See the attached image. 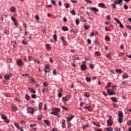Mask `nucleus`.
Instances as JSON below:
<instances>
[{
	"label": "nucleus",
	"instance_id": "0e129e2a",
	"mask_svg": "<svg viewBox=\"0 0 131 131\" xmlns=\"http://www.w3.org/2000/svg\"><path fill=\"white\" fill-rule=\"evenodd\" d=\"M106 19L107 20H111V17L109 15H107L106 16Z\"/></svg>",
	"mask_w": 131,
	"mask_h": 131
},
{
	"label": "nucleus",
	"instance_id": "4468645a",
	"mask_svg": "<svg viewBox=\"0 0 131 131\" xmlns=\"http://www.w3.org/2000/svg\"><path fill=\"white\" fill-rule=\"evenodd\" d=\"M11 109H12V111L15 112L17 111V106H16L15 105H12Z\"/></svg>",
	"mask_w": 131,
	"mask_h": 131
},
{
	"label": "nucleus",
	"instance_id": "052dcab7",
	"mask_svg": "<svg viewBox=\"0 0 131 131\" xmlns=\"http://www.w3.org/2000/svg\"><path fill=\"white\" fill-rule=\"evenodd\" d=\"M30 127H33V126H36V124H32L30 125Z\"/></svg>",
	"mask_w": 131,
	"mask_h": 131
},
{
	"label": "nucleus",
	"instance_id": "e2e57ef3",
	"mask_svg": "<svg viewBox=\"0 0 131 131\" xmlns=\"http://www.w3.org/2000/svg\"><path fill=\"white\" fill-rule=\"evenodd\" d=\"M66 8L67 9L68 8H70V5H69V4H67L66 6H65Z\"/></svg>",
	"mask_w": 131,
	"mask_h": 131
},
{
	"label": "nucleus",
	"instance_id": "680f3d73",
	"mask_svg": "<svg viewBox=\"0 0 131 131\" xmlns=\"http://www.w3.org/2000/svg\"><path fill=\"white\" fill-rule=\"evenodd\" d=\"M51 3H52V4H53V5H54V6H56V2H55L54 1L52 0Z\"/></svg>",
	"mask_w": 131,
	"mask_h": 131
},
{
	"label": "nucleus",
	"instance_id": "37998d69",
	"mask_svg": "<svg viewBox=\"0 0 131 131\" xmlns=\"http://www.w3.org/2000/svg\"><path fill=\"white\" fill-rule=\"evenodd\" d=\"M89 127V125H85L84 126H83V129H86Z\"/></svg>",
	"mask_w": 131,
	"mask_h": 131
},
{
	"label": "nucleus",
	"instance_id": "de8ad7c7",
	"mask_svg": "<svg viewBox=\"0 0 131 131\" xmlns=\"http://www.w3.org/2000/svg\"><path fill=\"white\" fill-rule=\"evenodd\" d=\"M31 97L33 98V99H36V95L35 94H32Z\"/></svg>",
	"mask_w": 131,
	"mask_h": 131
},
{
	"label": "nucleus",
	"instance_id": "6e6552de",
	"mask_svg": "<svg viewBox=\"0 0 131 131\" xmlns=\"http://www.w3.org/2000/svg\"><path fill=\"white\" fill-rule=\"evenodd\" d=\"M12 77V75H6L4 77L5 79H6V80H9V79H11V78Z\"/></svg>",
	"mask_w": 131,
	"mask_h": 131
},
{
	"label": "nucleus",
	"instance_id": "5701e85b",
	"mask_svg": "<svg viewBox=\"0 0 131 131\" xmlns=\"http://www.w3.org/2000/svg\"><path fill=\"white\" fill-rule=\"evenodd\" d=\"M98 6L100 7V8H105V4L103 3H100L98 4Z\"/></svg>",
	"mask_w": 131,
	"mask_h": 131
},
{
	"label": "nucleus",
	"instance_id": "bf43d9fd",
	"mask_svg": "<svg viewBox=\"0 0 131 131\" xmlns=\"http://www.w3.org/2000/svg\"><path fill=\"white\" fill-rule=\"evenodd\" d=\"M85 2L88 3L89 4H92V1L91 0H85Z\"/></svg>",
	"mask_w": 131,
	"mask_h": 131
},
{
	"label": "nucleus",
	"instance_id": "a19ab883",
	"mask_svg": "<svg viewBox=\"0 0 131 131\" xmlns=\"http://www.w3.org/2000/svg\"><path fill=\"white\" fill-rule=\"evenodd\" d=\"M85 97H86V98H89L90 97V93H86L84 95Z\"/></svg>",
	"mask_w": 131,
	"mask_h": 131
},
{
	"label": "nucleus",
	"instance_id": "bb28decb",
	"mask_svg": "<svg viewBox=\"0 0 131 131\" xmlns=\"http://www.w3.org/2000/svg\"><path fill=\"white\" fill-rule=\"evenodd\" d=\"M29 91H30V93H32L33 94H35V93H36V91H35V90H34V89H30Z\"/></svg>",
	"mask_w": 131,
	"mask_h": 131
},
{
	"label": "nucleus",
	"instance_id": "473e14b6",
	"mask_svg": "<svg viewBox=\"0 0 131 131\" xmlns=\"http://www.w3.org/2000/svg\"><path fill=\"white\" fill-rule=\"evenodd\" d=\"M85 79L87 81V82H91V77H86Z\"/></svg>",
	"mask_w": 131,
	"mask_h": 131
},
{
	"label": "nucleus",
	"instance_id": "f704fd0d",
	"mask_svg": "<svg viewBox=\"0 0 131 131\" xmlns=\"http://www.w3.org/2000/svg\"><path fill=\"white\" fill-rule=\"evenodd\" d=\"M25 99H26V100L29 101V100H30V96L27 95L25 96Z\"/></svg>",
	"mask_w": 131,
	"mask_h": 131
},
{
	"label": "nucleus",
	"instance_id": "603ef678",
	"mask_svg": "<svg viewBox=\"0 0 131 131\" xmlns=\"http://www.w3.org/2000/svg\"><path fill=\"white\" fill-rule=\"evenodd\" d=\"M45 69H50V65L47 64V65L45 66Z\"/></svg>",
	"mask_w": 131,
	"mask_h": 131
},
{
	"label": "nucleus",
	"instance_id": "72a5a7b5",
	"mask_svg": "<svg viewBox=\"0 0 131 131\" xmlns=\"http://www.w3.org/2000/svg\"><path fill=\"white\" fill-rule=\"evenodd\" d=\"M105 38L107 41H109L110 40V37L108 36H105Z\"/></svg>",
	"mask_w": 131,
	"mask_h": 131
},
{
	"label": "nucleus",
	"instance_id": "69168bd1",
	"mask_svg": "<svg viewBox=\"0 0 131 131\" xmlns=\"http://www.w3.org/2000/svg\"><path fill=\"white\" fill-rule=\"evenodd\" d=\"M76 23L77 25H78L79 24V19H76Z\"/></svg>",
	"mask_w": 131,
	"mask_h": 131
},
{
	"label": "nucleus",
	"instance_id": "f257e3e1",
	"mask_svg": "<svg viewBox=\"0 0 131 131\" xmlns=\"http://www.w3.org/2000/svg\"><path fill=\"white\" fill-rule=\"evenodd\" d=\"M27 113H28L29 114L32 115L35 112V110L33 107H28L27 108Z\"/></svg>",
	"mask_w": 131,
	"mask_h": 131
},
{
	"label": "nucleus",
	"instance_id": "c85d7f7f",
	"mask_svg": "<svg viewBox=\"0 0 131 131\" xmlns=\"http://www.w3.org/2000/svg\"><path fill=\"white\" fill-rule=\"evenodd\" d=\"M104 129H106V130H107V131H113V128L111 127L105 128Z\"/></svg>",
	"mask_w": 131,
	"mask_h": 131
},
{
	"label": "nucleus",
	"instance_id": "aec40b11",
	"mask_svg": "<svg viewBox=\"0 0 131 131\" xmlns=\"http://www.w3.org/2000/svg\"><path fill=\"white\" fill-rule=\"evenodd\" d=\"M49 91V88H43V89L42 90V92L43 93H47Z\"/></svg>",
	"mask_w": 131,
	"mask_h": 131
},
{
	"label": "nucleus",
	"instance_id": "f3484780",
	"mask_svg": "<svg viewBox=\"0 0 131 131\" xmlns=\"http://www.w3.org/2000/svg\"><path fill=\"white\" fill-rule=\"evenodd\" d=\"M118 116L120 118L123 117V113L122 111H120L118 113Z\"/></svg>",
	"mask_w": 131,
	"mask_h": 131
},
{
	"label": "nucleus",
	"instance_id": "9d476101",
	"mask_svg": "<svg viewBox=\"0 0 131 131\" xmlns=\"http://www.w3.org/2000/svg\"><path fill=\"white\" fill-rule=\"evenodd\" d=\"M60 39L62 41L63 45H64V46H66L67 42L66 40H65V38H64V37L61 36L60 37Z\"/></svg>",
	"mask_w": 131,
	"mask_h": 131
},
{
	"label": "nucleus",
	"instance_id": "b1692460",
	"mask_svg": "<svg viewBox=\"0 0 131 131\" xmlns=\"http://www.w3.org/2000/svg\"><path fill=\"white\" fill-rule=\"evenodd\" d=\"M111 100L113 101V102H118V100L116 97H112Z\"/></svg>",
	"mask_w": 131,
	"mask_h": 131
},
{
	"label": "nucleus",
	"instance_id": "58836bf2",
	"mask_svg": "<svg viewBox=\"0 0 131 131\" xmlns=\"http://www.w3.org/2000/svg\"><path fill=\"white\" fill-rule=\"evenodd\" d=\"M53 38H54L55 41H57V35L56 34H54L53 35Z\"/></svg>",
	"mask_w": 131,
	"mask_h": 131
},
{
	"label": "nucleus",
	"instance_id": "6e6d98bb",
	"mask_svg": "<svg viewBox=\"0 0 131 131\" xmlns=\"http://www.w3.org/2000/svg\"><path fill=\"white\" fill-rule=\"evenodd\" d=\"M126 28H127L128 29H130V30H131V26H128V25H126Z\"/></svg>",
	"mask_w": 131,
	"mask_h": 131
},
{
	"label": "nucleus",
	"instance_id": "3c124183",
	"mask_svg": "<svg viewBox=\"0 0 131 131\" xmlns=\"http://www.w3.org/2000/svg\"><path fill=\"white\" fill-rule=\"evenodd\" d=\"M57 113H58V112H52L51 113V114H52V115H57Z\"/></svg>",
	"mask_w": 131,
	"mask_h": 131
},
{
	"label": "nucleus",
	"instance_id": "5fc2aeb1",
	"mask_svg": "<svg viewBox=\"0 0 131 131\" xmlns=\"http://www.w3.org/2000/svg\"><path fill=\"white\" fill-rule=\"evenodd\" d=\"M95 55H97V56H101V54H100V52H96L95 53Z\"/></svg>",
	"mask_w": 131,
	"mask_h": 131
},
{
	"label": "nucleus",
	"instance_id": "39448f33",
	"mask_svg": "<svg viewBox=\"0 0 131 131\" xmlns=\"http://www.w3.org/2000/svg\"><path fill=\"white\" fill-rule=\"evenodd\" d=\"M107 93L108 95H110V96L115 95V91L114 90L107 89Z\"/></svg>",
	"mask_w": 131,
	"mask_h": 131
},
{
	"label": "nucleus",
	"instance_id": "20e7f679",
	"mask_svg": "<svg viewBox=\"0 0 131 131\" xmlns=\"http://www.w3.org/2000/svg\"><path fill=\"white\" fill-rule=\"evenodd\" d=\"M107 125L111 126L113 125V121H112V117H110L109 119L107 121Z\"/></svg>",
	"mask_w": 131,
	"mask_h": 131
},
{
	"label": "nucleus",
	"instance_id": "79ce46f5",
	"mask_svg": "<svg viewBox=\"0 0 131 131\" xmlns=\"http://www.w3.org/2000/svg\"><path fill=\"white\" fill-rule=\"evenodd\" d=\"M41 118H42V116H41V115H39L37 117V119H38V120H41Z\"/></svg>",
	"mask_w": 131,
	"mask_h": 131
},
{
	"label": "nucleus",
	"instance_id": "412c9836",
	"mask_svg": "<svg viewBox=\"0 0 131 131\" xmlns=\"http://www.w3.org/2000/svg\"><path fill=\"white\" fill-rule=\"evenodd\" d=\"M73 60H80L79 57L78 55H75L73 58Z\"/></svg>",
	"mask_w": 131,
	"mask_h": 131
},
{
	"label": "nucleus",
	"instance_id": "e433bc0d",
	"mask_svg": "<svg viewBox=\"0 0 131 131\" xmlns=\"http://www.w3.org/2000/svg\"><path fill=\"white\" fill-rule=\"evenodd\" d=\"M54 111H55V112H60V108H54Z\"/></svg>",
	"mask_w": 131,
	"mask_h": 131
},
{
	"label": "nucleus",
	"instance_id": "2f4dec72",
	"mask_svg": "<svg viewBox=\"0 0 131 131\" xmlns=\"http://www.w3.org/2000/svg\"><path fill=\"white\" fill-rule=\"evenodd\" d=\"M14 125L15 126H16V127H17V128H18V129H20L19 124L17 123H14Z\"/></svg>",
	"mask_w": 131,
	"mask_h": 131
},
{
	"label": "nucleus",
	"instance_id": "c03bdc74",
	"mask_svg": "<svg viewBox=\"0 0 131 131\" xmlns=\"http://www.w3.org/2000/svg\"><path fill=\"white\" fill-rule=\"evenodd\" d=\"M45 72L48 73V72H50V69H45Z\"/></svg>",
	"mask_w": 131,
	"mask_h": 131
},
{
	"label": "nucleus",
	"instance_id": "423d86ee",
	"mask_svg": "<svg viewBox=\"0 0 131 131\" xmlns=\"http://www.w3.org/2000/svg\"><path fill=\"white\" fill-rule=\"evenodd\" d=\"M70 97H71L70 95H68L66 97H63L62 101L63 103H66L67 101H69V100H70Z\"/></svg>",
	"mask_w": 131,
	"mask_h": 131
},
{
	"label": "nucleus",
	"instance_id": "7ed1b4c3",
	"mask_svg": "<svg viewBox=\"0 0 131 131\" xmlns=\"http://www.w3.org/2000/svg\"><path fill=\"white\" fill-rule=\"evenodd\" d=\"M16 64L18 66H23V65H24V62L22 59H19L16 61Z\"/></svg>",
	"mask_w": 131,
	"mask_h": 131
},
{
	"label": "nucleus",
	"instance_id": "dca6fc26",
	"mask_svg": "<svg viewBox=\"0 0 131 131\" xmlns=\"http://www.w3.org/2000/svg\"><path fill=\"white\" fill-rule=\"evenodd\" d=\"M81 69L82 70H86V66L85 64H82L81 66Z\"/></svg>",
	"mask_w": 131,
	"mask_h": 131
},
{
	"label": "nucleus",
	"instance_id": "4d7b16f0",
	"mask_svg": "<svg viewBox=\"0 0 131 131\" xmlns=\"http://www.w3.org/2000/svg\"><path fill=\"white\" fill-rule=\"evenodd\" d=\"M84 28H85L86 30H89V29H90V27H89V26H84Z\"/></svg>",
	"mask_w": 131,
	"mask_h": 131
},
{
	"label": "nucleus",
	"instance_id": "a878e982",
	"mask_svg": "<svg viewBox=\"0 0 131 131\" xmlns=\"http://www.w3.org/2000/svg\"><path fill=\"white\" fill-rule=\"evenodd\" d=\"M11 12H13V13H15L16 12V8L14 7H11L10 9Z\"/></svg>",
	"mask_w": 131,
	"mask_h": 131
},
{
	"label": "nucleus",
	"instance_id": "c9c22d12",
	"mask_svg": "<svg viewBox=\"0 0 131 131\" xmlns=\"http://www.w3.org/2000/svg\"><path fill=\"white\" fill-rule=\"evenodd\" d=\"M94 125H96V126H98V127H101V125L100 124H99L98 123L94 122Z\"/></svg>",
	"mask_w": 131,
	"mask_h": 131
},
{
	"label": "nucleus",
	"instance_id": "ea45409f",
	"mask_svg": "<svg viewBox=\"0 0 131 131\" xmlns=\"http://www.w3.org/2000/svg\"><path fill=\"white\" fill-rule=\"evenodd\" d=\"M22 43H23L24 45H28V42L27 41H26L25 40H24L22 41Z\"/></svg>",
	"mask_w": 131,
	"mask_h": 131
},
{
	"label": "nucleus",
	"instance_id": "f03ea898",
	"mask_svg": "<svg viewBox=\"0 0 131 131\" xmlns=\"http://www.w3.org/2000/svg\"><path fill=\"white\" fill-rule=\"evenodd\" d=\"M123 0H115L114 2V5H118L119 6H122Z\"/></svg>",
	"mask_w": 131,
	"mask_h": 131
},
{
	"label": "nucleus",
	"instance_id": "0eeeda50",
	"mask_svg": "<svg viewBox=\"0 0 131 131\" xmlns=\"http://www.w3.org/2000/svg\"><path fill=\"white\" fill-rule=\"evenodd\" d=\"M1 117H2V119L5 120V122H6V123H9V120L8 119V118H7V116H6L5 115H2L1 116Z\"/></svg>",
	"mask_w": 131,
	"mask_h": 131
},
{
	"label": "nucleus",
	"instance_id": "4be33fe9",
	"mask_svg": "<svg viewBox=\"0 0 131 131\" xmlns=\"http://www.w3.org/2000/svg\"><path fill=\"white\" fill-rule=\"evenodd\" d=\"M112 84V83H111V82L108 83L107 86L105 87L106 90H108V88H111Z\"/></svg>",
	"mask_w": 131,
	"mask_h": 131
},
{
	"label": "nucleus",
	"instance_id": "774afa93",
	"mask_svg": "<svg viewBox=\"0 0 131 131\" xmlns=\"http://www.w3.org/2000/svg\"><path fill=\"white\" fill-rule=\"evenodd\" d=\"M95 131H103V130L102 129H95Z\"/></svg>",
	"mask_w": 131,
	"mask_h": 131
},
{
	"label": "nucleus",
	"instance_id": "6ab92c4d",
	"mask_svg": "<svg viewBox=\"0 0 131 131\" xmlns=\"http://www.w3.org/2000/svg\"><path fill=\"white\" fill-rule=\"evenodd\" d=\"M46 47L48 51H51V45L50 44H46Z\"/></svg>",
	"mask_w": 131,
	"mask_h": 131
},
{
	"label": "nucleus",
	"instance_id": "09e8293b",
	"mask_svg": "<svg viewBox=\"0 0 131 131\" xmlns=\"http://www.w3.org/2000/svg\"><path fill=\"white\" fill-rule=\"evenodd\" d=\"M39 109H41V107H42V102H40L39 104Z\"/></svg>",
	"mask_w": 131,
	"mask_h": 131
},
{
	"label": "nucleus",
	"instance_id": "7c9ffc66",
	"mask_svg": "<svg viewBox=\"0 0 131 131\" xmlns=\"http://www.w3.org/2000/svg\"><path fill=\"white\" fill-rule=\"evenodd\" d=\"M43 85H44V86H45V88H47V86H49V83L47 82H44L43 83Z\"/></svg>",
	"mask_w": 131,
	"mask_h": 131
},
{
	"label": "nucleus",
	"instance_id": "cd10ccee",
	"mask_svg": "<svg viewBox=\"0 0 131 131\" xmlns=\"http://www.w3.org/2000/svg\"><path fill=\"white\" fill-rule=\"evenodd\" d=\"M116 72L117 73H122V70L121 69H116Z\"/></svg>",
	"mask_w": 131,
	"mask_h": 131
},
{
	"label": "nucleus",
	"instance_id": "4c0bfd02",
	"mask_svg": "<svg viewBox=\"0 0 131 131\" xmlns=\"http://www.w3.org/2000/svg\"><path fill=\"white\" fill-rule=\"evenodd\" d=\"M23 77H25V78H26L27 76H29V74H23L22 75Z\"/></svg>",
	"mask_w": 131,
	"mask_h": 131
},
{
	"label": "nucleus",
	"instance_id": "9b49d317",
	"mask_svg": "<svg viewBox=\"0 0 131 131\" xmlns=\"http://www.w3.org/2000/svg\"><path fill=\"white\" fill-rule=\"evenodd\" d=\"M14 102L15 103H21V99L19 98H16L15 99H14Z\"/></svg>",
	"mask_w": 131,
	"mask_h": 131
},
{
	"label": "nucleus",
	"instance_id": "393cba45",
	"mask_svg": "<svg viewBox=\"0 0 131 131\" xmlns=\"http://www.w3.org/2000/svg\"><path fill=\"white\" fill-rule=\"evenodd\" d=\"M44 122L49 126L50 124V121L49 120H44Z\"/></svg>",
	"mask_w": 131,
	"mask_h": 131
},
{
	"label": "nucleus",
	"instance_id": "a211bd4d",
	"mask_svg": "<svg viewBox=\"0 0 131 131\" xmlns=\"http://www.w3.org/2000/svg\"><path fill=\"white\" fill-rule=\"evenodd\" d=\"M122 77L124 79V78H128V77H129V76L127 73H125L122 75Z\"/></svg>",
	"mask_w": 131,
	"mask_h": 131
},
{
	"label": "nucleus",
	"instance_id": "c756f323",
	"mask_svg": "<svg viewBox=\"0 0 131 131\" xmlns=\"http://www.w3.org/2000/svg\"><path fill=\"white\" fill-rule=\"evenodd\" d=\"M114 20H115V21H116V22L118 24H121V22L120 21H119V20H118V19L116 18V17H115Z\"/></svg>",
	"mask_w": 131,
	"mask_h": 131
},
{
	"label": "nucleus",
	"instance_id": "a18cd8bd",
	"mask_svg": "<svg viewBox=\"0 0 131 131\" xmlns=\"http://www.w3.org/2000/svg\"><path fill=\"white\" fill-rule=\"evenodd\" d=\"M28 59L30 61H33V57H31V56H29L28 57Z\"/></svg>",
	"mask_w": 131,
	"mask_h": 131
},
{
	"label": "nucleus",
	"instance_id": "8fccbe9b",
	"mask_svg": "<svg viewBox=\"0 0 131 131\" xmlns=\"http://www.w3.org/2000/svg\"><path fill=\"white\" fill-rule=\"evenodd\" d=\"M11 19L12 20L13 22H16V18H14L13 16H11Z\"/></svg>",
	"mask_w": 131,
	"mask_h": 131
},
{
	"label": "nucleus",
	"instance_id": "864d4df0",
	"mask_svg": "<svg viewBox=\"0 0 131 131\" xmlns=\"http://www.w3.org/2000/svg\"><path fill=\"white\" fill-rule=\"evenodd\" d=\"M90 68H91V69H94V66L93 64H90Z\"/></svg>",
	"mask_w": 131,
	"mask_h": 131
},
{
	"label": "nucleus",
	"instance_id": "49530a36",
	"mask_svg": "<svg viewBox=\"0 0 131 131\" xmlns=\"http://www.w3.org/2000/svg\"><path fill=\"white\" fill-rule=\"evenodd\" d=\"M70 13H71L72 14V15H74V16H75L76 13H75V11H74V10H72Z\"/></svg>",
	"mask_w": 131,
	"mask_h": 131
},
{
	"label": "nucleus",
	"instance_id": "ddd939ff",
	"mask_svg": "<svg viewBox=\"0 0 131 131\" xmlns=\"http://www.w3.org/2000/svg\"><path fill=\"white\" fill-rule=\"evenodd\" d=\"M62 30H63V31H68V30H69V29L67 27L62 26Z\"/></svg>",
	"mask_w": 131,
	"mask_h": 131
},
{
	"label": "nucleus",
	"instance_id": "338daca9",
	"mask_svg": "<svg viewBox=\"0 0 131 131\" xmlns=\"http://www.w3.org/2000/svg\"><path fill=\"white\" fill-rule=\"evenodd\" d=\"M127 125H131V120L128 121V122H127Z\"/></svg>",
	"mask_w": 131,
	"mask_h": 131
},
{
	"label": "nucleus",
	"instance_id": "13d9d810",
	"mask_svg": "<svg viewBox=\"0 0 131 131\" xmlns=\"http://www.w3.org/2000/svg\"><path fill=\"white\" fill-rule=\"evenodd\" d=\"M110 72H111V73H113V74H115V71H114V70H111L110 71Z\"/></svg>",
	"mask_w": 131,
	"mask_h": 131
},
{
	"label": "nucleus",
	"instance_id": "f8f14e48",
	"mask_svg": "<svg viewBox=\"0 0 131 131\" xmlns=\"http://www.w3.org/2000/svg\"><path fill=\"white\" fill-rule=\"evenodd\" d=\"M90 10H91L92 11H93V12H99V9H97L95 7H92L90 8Z\"/></svg>",
	"mask_w": 131,
	"mask_h": 131
},
{
	"label": "nucleus",
	"instance_id": "1a4fd4ad",
	"mask_svg": "<svg viewBox=\"0 0 131 131\" xmlns=\"http://www.w3.org/2000/svg\"><path fill=\"white\" fill-rule=\"evenodd\" d=\"M73 117H74L73 116V115H69L68 116V118H67V120L68 121H71V120H72V118H73Z\"/></svg>",
	"mask_w": 131,
	"mask_h": 131
},
{
	"label": "nucleus",
	"instance_id": "2eb2a0df",
	"mask_svg": "<svg viewBox=\"0 0 131 131\" xmlns=\"http://www.w3.org/2000/svg\"><path fill=\"white\" fill-rule=\"evenodd\" d=\"M65 122H66L65 120H62V126L63 128H65V127H66V124H65Z\"/></svg>",
	"mask_w": 131,
	"mask_h": 131
}]
</instances>
